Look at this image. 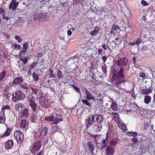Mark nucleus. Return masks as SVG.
I'll use <instances>...</instances> for the list:
<instances>
[{
    "label": "nucleus",
    "instance_id": "a211bd4d",
    "mask_svg": "<svg viewBox=\"0 0 155 155\" xmlns=\"http://www.w3.org/2000/svg\"><path fill=\"white\" fill-rule=\"evenodd\" d=\"M28 47V42H25L23 45V48L22 50H21L19 53L20 55H21V53H25L26 52L27 50Z\"/></svg>",
    "mask_w": 155,
    "mask_h": 155
},
{
    "label": "nucleus",
    "instance_id": "09e8293b",
    "mask_svg": "<svg viewBox=\"0 0 155 155\" xmlns=\"http://www.w3.org/2000/svg\"><path fill=\"white\" fill-rule=\"evenodd\" d=\"M101 46L102 48L105 50H107L108 49H110V48L108 46H106L105 44L102 45Z\"/></svg>",
    "mask_w": 155,
    "mask_h": 155
},
{
    "label": "nucleus",
    "instance_id": "de8ad7c7",
    "mask_svg": "<svg viewBox=\"0 0 155 155\" xmlns=\"http://www.w3.org/2000/svg\"><path fill=\"white\" fill-rule=\"evenodd\" d=\"M127 32L130 33L133 31V28L132 26L131 25H128L127 27Z\"/></svg>",
    "mask_w": 155,
    "mask_h": 155
},
{
    "label": "nucleus",
    "instance_id": "aec40b11",
    "mask_svg": "<svg viewBox=\"0 0 155 155\" xmlns=\"http://www.w3.org/2000/svg\"><path fill=\"white\" fill-rule=\"evenodd\" d=\"M152 90L148 88L147 89H143L141 90V93L144 95H148L150 93L152 92Z\"/></svg>",
    "mask_w": 155,
    "mask_h": 155
},
{
    "label": "nucleus",
    "instance_id": "c03bdc74",
    "mask_svg": "<svg viewBox=\"0 0 155 155\" xmlns=\"http://www.w3.org/2000/svg\"><path fill=\"white\" fill-rule=\"evenodd\" d=\"M32 77L33 78L35 81H38L39 79V78L38 75L35 73H32Z\"/></svg>",
    "mask_w": 155,
    "mask_h": 155
},
{
    "label": "nucleus",
    "instance_id": "6e6d98bb",
    "mask_svg": "<svg viewBox=\"0 0 155 155\" xmlns=\"http://www.w3.org/2000/svg\"><path fill=\"white\" fill-rule=\"evenodd\" d=\"M141 3L143 5L145 6H147L148 4V3L144 0H142Z\"/></svg>",
    "mask_w": 155,
    "mask_h": 155
},
{
    "label": "nucleus",
    "instance_id": "6ab92c4d",
    "mask_svg": "<svg viewBox=\"0 0 155 155\" xmlns=\"http://www.w3.org/2000/svg\"><path fill=\"white\" fill-rule=\"evenodd\" d=\"M87 145L88 147L89 152L91 153H93L94 150V144L92 143L91 142L89 141L87 142Z\"/></svg>",
    "mask_w": 155,
    "mask_h": 155
},
{
    "label": "nucleus",
    "instance_id": "680f3d73",
    "mask_svg": "<svg viewBox=\"0 0 155 155\" xmlns=\"http://www.w3.org/2000/svg\"><path fill=\"white\" fill-rule=\"evenodd\" d=\"M107 59V57L106 56H103L102 57V60L104 62H105Z\"/></svg>",
    "mask_w": 155,
    "mask_h": 155
},
{
    "label": "nucleus",
    "instance_id": "603ef678",
    "mask_svg": "<svg viewBox=\"0 0 155 155\" xmlns=\"http://www.w3.org/2000/svg\"><path fill=\"white\" fill-rule=\"evenodd\" d=\"M43 131H44V135L46 136V134H47V133L48 132V128L47 127H45L43 129Z\"/></svg>",
    "mask_w": 155,
    "mask_h": 155
},
{
    "label": "nucleus",
    "instance_id": "79ce46f5",
    "mask_svg": "<svg viewBox=\"0 0 155 155\" xmlns=\"http://www.w3.org/2000/svg\"><path fill=\"white\" fill-rule=\"evenodd\" d=\"M57 74L58 77V78L59 79H61L63 77L62 74L61 72L59 70H58L57 71Z\"/></svg>",
    "mask_w": 155,
    "mask_h": 155
},
{
    "label": "nucleus",
    "instance_id": "3c124183",
    "mask_svg": "<svg viewBox=\"0 0 155 155\" xmlns=\"http://www.w3.org/2000/svg\"><path fill=\"white\" fill-rule=\"evenodd\" d=\"M142 41L141 39L140 38H138L137 40L135 42V44L137 45H139Z\"/></svg>",
    "mask_w": 155,
    "mask_h": 155
},
{
    "label": "nucleus",
    "instance_id": "ea45409f",
    "mask_svg": "<svg viewBox=\"0 0 155 155\" xmlns=\"http://www.w3.org/2000/svg\"><path fill=\"white\" fill-rule=\"evenodd\" d=\"M50 74L49 77L50 78H54L55 75V74L54 73L53 70L50 69L49 70Z\"/></svg>",
    "mask_w": 155,
    "mask_h": 155
},
{
    "label": "nucleus",
    "instance_id": "052dcab7",
    "mask_svg": "<svg viewBox=\"0 0 155 155\" xmlns=\"http://www.w3.org/2000/svg\"><path fill=\"white\" fill-rule=\"evenodd\" d=\"M83 0H74V1L75 2L78 4L82 3Z\"/></svg>",
    "mask_w": 155,
    "mask_h": 155
},
{
    "label": "nucleus",
    "instance_id": "37998d69",
    "mask_svg": "<svg viewBox=\"0 0 155 155\" xmlns=\"http://www.w3.org/2000/svg\"><path fill=\"white\" fill-rule=\"evenodd\" d=\"M131 140V141L134 142L133 143H131V146H133V145L134 143H137L138 142V140L137 139V138L135 137H134L132 138Z\"/></svg>",
    "mask_w": 155,
    "mask_h": 155
},
{
    "label": "nucleus",
    "instance_id": "c85d7f7f",
    "mask_svg": "<svg viewBox=\"0 0 155 155\" xmlns=\"http://www.w3.org/2000/svg\"><path fill=\"white\" fill-rule=\"evenodd\" d=\"M127 93L129 94H130L132 98H135L136 95L135 94L134 87H132V90L131 91H127Z\"/></svg>",
    "mask_w": 155,
    "mask_h": 155
},
{
    "label": "nucleus",
    "instance_id": "f704fd0d",
    "mask_svg": "<svg viewBox=\"0 0 155 155\" xmlns=\"http://www.w3.org/2000/svg\"><path fill=\"white\" fill-rule=\"evenodd\" d=\"M7 72L6 71H3L2 72L0 73V81H2L5 76Z\"/></svg>",
    "mask_w": 155,
    "mask_h": 155
},
{
    "label": "nucleus",
    "instance_id": "412c9836",
    "mask_svg": "<svg viewBox=\"0 0 155 155\" xmlns=\"http://www.w3.org/2000/svg\"><path fill=\"white\" fill-rule=\"evenodd\" d=\"M112 114L114 116V120L117 123L121 121L118 114L117 113L112 112Z\"/></svg>",
    "mask_w": 155,
    "mask_h": 155
},
{
    "label": "nucleus",
    "instance_id": "39448f33",
    "mask_svg": "<svg viewBox=\"0 0 155 155\" xmlns=\"http://www.w3.org/2000/svg\"><path fill=\"white\" fill-rule=\"evenodd\" d=\"M12 100L15 102L24 99L25 97L24 92L19 90L15 91L14 94H12Z\"/></svg>",
    "mask_w": 155,
    "mask_h": 155
},
{
    "label": "nucleus",
    "instance_id": "e2e57ef3",
    "mask_svg": "<svg viewBox=\"0 0 155 155\" xmlns=\"http://www.w3.org/2000/svg\"><path fill=\"white\" fill-rule=\"evenodd\" d=\"M5 11H4V8L2 9V8H0V15L4 13Z\"/></svg>",
    "mask_w": 155,
    "mask_h": 155
},
{
    "label": "nucleus",
    "instance_id": "423d86ee",
    "mask_svg": "<svg viewBox=\"0 0 155 155\" xmlns=\"http://www.w3.org/2000/svg\"><path fill=\"white\" fill-rule=\"evenodd\" d=\"M39 103L41 107L44 109H47L51 106L50 104L53 103L48 102V99L45 96H41L39 98Z\"/></svg>",
    "mask_w": 155,
    "mask_h": 155
},
{
    "label": "nucleus",
    "instance_id": "7c9ffc66",
    "mask_svg": "<svg viewBox=\"0 0 155 155\" xmlns=\"http://www.w3.org/2000/svg\"><path fill=\"white\" fill-rule=\"evenodd\" d=\"M119 139L117 137H116L114 139H113L110 142V145L114 146L119 141Z\"/></svg>",
    "mask_w": 155,
    "mask_h": 155
},
{
    "label": "nucleus",
    "instance_id": "7ed1b4c3",
    "mask_svg": "<svg viewBox=\"0 0 155 155\" xmlns=\"http://www.w3.org/2000/svg\"><path fill=\"white\" fill-rule=\"evenodd\" d=\"M42 146L41 140H37L32 143L29 147V150L32 153H34L39 150Z\"/></svg>",
    "mask_w": 155,
    "mask_h": 155
},
{
    "label": "nucleus",
    "instance_id": "f8f14e48",
    "mask_svg": "<svg viewBox=\"0 0 155 155\" xmlns=\"http://www.w3.org/2000/svg\"><path fill=\"white\" fill-rule=\"evenodd\" d=\"M14 145L13 142L12 140H8L5 145V147L6 150H9L11 149Z\"/></svg>",
    "mask_w": 155,
    "mask_h": 155
},
{
    "label": "nucleus",
    "instance_id": "4be33fe9",
    "mask_svg": "<svg viewBox=\"0 0 155 155\" xmlns=\"http://www.w3.org/2000/svg\"><path fill=\"white\" fill-rule=\"evenodd\" d=\"M11 130L9 128H7L6 131L4 134H0V137L3 138L8 136L10 134Z\"/></svg>",
    "mask_w": 155,
    "mask_h": 155
},
{
    "label": "nucleus",
    "instance_id": "6e6552de",
    "mask_svg": "<svg viewBox=\"0 0 155 155\" xmlns=\"http://www.w3.org/2000/svg\"><path fill=\"white\" fill-rule=\"evenodd\" d=\"M10 106L8 105L3 106L2 108L1 111L0 112V124H4L5 122V110H10Z\"/></svg>",
    "mask_w": 155,
    "mask_h": 155
},
{
    "label": "nucleus",
    "instance_id": "58836bf2",
    "mask_svg": "<svg viewBox=\"0 0 155 155\" xmlns=\"http://www.w3.org/2000/svg\"><path fill=\"white\" fill-rule=\"evenodd\" d=\"M16 109L19 113H21L23 110V106L22 105H17L15 106Z\"/></svg>",
    "mask_w": 155,
    "mask_h": 155
},
{
    "label": "nucleus",
    "instance_id": "2eb2a0df",
    "mask_svg": "<svg viewBox=\"0 0 155 155\" xmlns=\"http://www.w3.org/2000/svg\"><path fill=\"white\" fill-rule=\"evenodd\" d=\"M28 124V122L25 119L21 120L19 123V127L20 129H25Z\"/></svg>",
    "mask_w": 155,
    "mask_h": 155
},
{
    "label": "nucleus",
    "instance_id": "a878e982",
    "mask_svg": "<svg viewBox=\"0 0 155 155\" xmlns=\"http://www.w3.org/2000/svg\"><path fill=\"white\" fill-rule=\"evenodd\" d=\"M93 121L92 119H91V117H87V119L85 120V123L87 126V128H88L92 124Z\"/></svg>",
    "mask_w": 155,
    "mask_h": 155
},
{
    "label": "nucleus",
    "instance_id": "bf43d9fd",
    "mask_svg": "<svg viewBox=\"0 0 155 155\" xmlns=\"http://www.w3.org/2000/svg\"><path fill=\"white\" fill-rule=\"evenodd\" d=\"M149 126V124L148 123H146L144 124V129L145 130H147L148 127Z\"/></svg>",
    "mask_w": 155,
    "mask_h": 155
},
{
    "label": "nucleus",
    "instance_id": "0eeeda50",
    "mask_svg": "<svg viewBox=\"0 0 155 155\" xmlns=\"http://www.w3.org/2000/svg\"><path fill=\"white\" fill-rule=\"evenodd\" d=\"M14 136L18 144H20L22 142L24 139V135L21 130H16L14 132Z\"/></svg>",
    "mask_w": 155,
    "mask_h": 155
},
{
    "label": "nucleus",
    "instance_id": "338daca9",
    "mask_svg": "<svg viewBox=\"0 0 155 155\" xmlns=\"http://www.w3.org/2000/svg\"><path fill=\"white\" fill-rule=\"evenodd\" d=\"M44 152L43 151H41L38 153L36 155H44Z\"/></svg>",
    "mask_w": 155,
    "mask_h": 155
},
{
    "label": "nucleus",
    "instance_id": "4c0bfd02",
    "mask_svg": "<svg viewBox=\"0 0 155 155\" xmlns=\"http://www.w3.org/2000/svg\"><path fill=\"white\" fill-rule=\"evenodd\" d=\"M3 95L5 97L11 95V93L7 91V88H5L4 89L3 91Z\"/></svg>",
    "mask_w": 155,
    "mask_h": 155
},
{
    "label": "nucleus",
    "instance_id": "e433bc0d",
    "mask_svg": "<svg viewBox=\"0 0 155 155\" xmlns=\"http://www.w3.org/2000/svg\"><path fill=\"white\" fill-rule=\"evenodd\" d=\"M102 123H96L97 127L96 128V131L97 132H99L101 131L102 127Z\"/></svg>",
    "mask_w": 155,
    "mask_h": 155
},
{
    "label": "nucleus",
    "instance_id": "9b49d317",
    "mask_svg": "<svg viewBox=\"0 0 155 155\" xmlns=\"http://www.w3.org/2000/svg\"><path fill=\"white\" fill-rule=\"evenodd\" d=\"M115 62L117 63V64L118 66L126 65L125 57L124 58L118 57L117 61H115Z\"/></svg>",
    "mask_w": 155,
    "mask_h": 155
},
{
    "label": "nucleus",
    "instance_id": "cd10ccee",
    "mask_svg": "<svg viewBox=\"0 0 155 155\" xmlns=\"http://www.w3.org/2000/svg\"><path fill=\"white\" fill-rule=\"evenodd\" d=\"M29 109L28 108H25L22 112L21 116L25 117H27L28 115Z\"/></svg>",
    "mask_w": 155,
    "mask_h": 155
},
{
    "label": "nucleus",
    "instance_id": "c756f323",
    "mask_svg": "<svg viewBox=\"0 0 155 155\" xmlns=\"http://www.w3.org/2000/svg\"><path fill=\"white\" fill-rule=\"evenodd\" d=\"M99 30V28L98 26H96L95 29L93 31H91L90 32V34L92 35H94L97 34Z\"/></svg>",
    "mask_w": 155,
    "mask_h": 155
},
{
    "label": "nucleus",
    "instance_id": "c9c22d12",
    "mask_svg": "<svg viewBox=\"0 0 155 155\" xmlns=\"http://www.w3.org/2000/svg\"><path fill=\"white\" fill-rule=\"evenodd\" d=\"M89 101H88L87 100L84 99L82 100V102L83 104L84 105H86L88 106H91V104L90 102H89Z\"/></svg>",
    "mask_w": 155,
    "mask_h": 155
},
{
    "label": "nucleus",
    "instance_id": "1a4fd4ad",
    "mask_svg": "<svg viewBox=\"0 0 155 155\" xmlns=\"http://www.w3.org/2000/svg\"><path fill=\"white\" fill-rule=\"evenodd\" d=\"M91 119L93 123H102L103 122L104 117L101 114H96L93 115Z\"/></svg>",
    "mask_w": 155,
    "mask_h": 155
},
{
    "label": "nucleus",
    "instance_id": "4d7b16f0",
    "mask_svg": "<svg viewBox=\"0 0 155 155\" xmlns=\"http://www.w3.org/2000/svg\"><path fill=\"white\" fill-rule=\"evenodd\" d=\"M35 62H34L32 63L31 65L30 66L29 69L30 70H32L33 68H34L35 66Z\"/></svg>",
    "mask_w": 155,
    "mask_h": 155
},
{
    "label": "nucleus",
    "instance_id": "ddd939ff",
    "mask_svg": "<svg viewBox=\"0 0 155 155\" xmlns=\"http://www.w3.org/2000/svg\"><path fill=\"white\" fill-rule=\"evenodd\" d=\"M18 4L19 3L18 2L11 1L9 5L8 8L9 9H12L13 11L15 10Z\"/></svg>",
    "mask_w": 155,
    "mask_h": 155
},
{
    "label": "nucleus",
    "instance_id": "5701e85b",
    "mask_svg": "<svg viewBox=\"0 0 155 155\" xmlns=\"http://www.w3.org/2000/svg\"><path fill=\"white\" fill-rule=\"evenodd\" d=\"M151 97L149 95H145L144 97V102L147 104H149L150 102Z\"/></svg>",
    "mask_w": 155,
    "mask_h": 155
},
{
    "label": "nucleus",
    "instance_id": "5fc2aeb1",
    "mask_svg": "<svg viewBox=\"0 0 155 155\" xmlns=\"http://www.w3.org/2000/svg\"><path fill=\"white\" fill-rule=\"evenodd\" d=\"M102 70L103 72L106 73L107 72V68L105 65L102 66Z\"/></svg>",
    "mask_w": 155,
    "mask_h": 155
},
{
    "label": "nucleus",
    "instance_id": "49530a36",
    "mask_svg": "<svg viewBox=\"0 0 155 155\" xmlns=\"http://www.w3.org/2000/svg\"><path fill=\"white\" fill-rule=\"evenodd\" d=\"M2 17L5 20H8L10 19V18L5 15V13L3 14Z\"/></svg>",
    "mask_w": 155,
    "mask_h": 155
},
{
    "label": "nucleus",
    "instance_id": "13d9d810",
    "mask_svg": "<svg viewBox=\"0 0 155 155\" xmlns=\"http://www.w3.org/2000/svg\"><path fill=\"white\" fill-rule=\"evenodd\" d=\"M145 74L143 72H140L139 73V76L140 77L144 78L145 77Z\"/></svg>",
    "mask_w": 155,
    "mask_h": 155
},
{
    "label": "nucleus",
    "instance_id": "9d476101",
    "mask_svg": "<svg viewBox=\"0 0 155 155\" xmlns=\"http://www.w3.org/2000/svg\"><path fill=\"white\" fill-rule=\"evenodd\" d=\"M34 98V97L32 96L28 100V101L30 102L29 106L31 107L33 112L36 111L37 107V105L35 103Z\"/></svg>",
    "mask_w": 155,
    "mask_h": 155
},
{
    "label": "nucleus",
    "instance_id": "72a5a7b5",
    "mask_svg": "<svg viewBox=\"0 0 155 155\" xmlns=\"http://www.w3.org/2000/svg\"><path fill=\"white\" fill-rule=\"evenodd\" d=\"M137 132L130 131L127 132V135L130 136L136 137L137 135Z\"/></svg>",
    "mask_w": 155,
    "mask_h": 155
},
{
    "label": "nucleus",
    "instance_id": "864d4df0",
    "mask_svg": "<svg viewBox=\"0 0 155 155\" xmlns=\"http://www.w3.org/2000/svg\"><path fill=\"white\" fill-rule=\"evenodd\" d=\"M72 87L74 89L76 90L77 92H78L79 93L80 92V91L79 88L77 87L75 85H73Z\"/></svg>",
    "mask_w": 155,
    "mask_h": 155
},
{
    "label": "nucleus",
    "instance_id": "473e14b6",
    "mask_svg": "<svg viewBox=\"0 0 155 155\" xmlns=\"http://www.w3.org/2000/svg\"><path fill=\"white\" fill-rule=\"evenodd\" d=\"M11 47L13 49L17 50L20 49L21 46L20 45L17 44H12L11 46Z\"/></svg>",
    "mask_w": 155,
    "mask_h": 155
},
{
    "label": "nucleus",
    "instance_id": "f257e3e1",
    "mask_svg": "<svg viewBox=\"0 0 155 155\" xmlns=\"http://www.w3.org/2000/svg\"><path fill=\"white\" fill-rule=\"evenodd\" d=\"M93 138L95 139L96 144L98 148H102L106 146L108 143V133H107L106 137L104 139L101 135H91Z\"/></svg>",
    "mask_w": 155,
    "mask_h": 155
},
{
    "label": "nucleus",
    "instance_id": "2f4dec72",
    "mask_svg": "<svg viewBox=\"0 0 155 155\" xmlns=\"http://www.w3.org/2000/svg\"><path fill=\"white\" fill-rule=\"evenodd\" d=\"M111 108L114 111H117V104L115 102H113L111 105Z\"/></svg>",
    "mask_w": 155,
    "mask_h": 155
},
{
    "label": "nucleus",
    "instance_id": "69168bd1",
    "mask_svg": "<svg viewBox=\"0 0 155 155\" xmlns=\"http://www.w3.org/2000/svg\"><path fill=\"white\" fill-rule=\"evenodd\" d=\"M68 35L69 36L71 35L72 34L71 31L70 30H68L67 31Z\"/></svg>",
    "mask_w": 155,
    "mask_h": 155
},
{
    "label": "nucleus",
    "instance_id": "20e7f679",
    "mask_svg": "<svg viewBox=\"0 0 155 155\" xmlns=\"http://www.w3.org/2000/svg\"><path fill=\"white\" fill-rule=\"evenodd\" d=\"M120 70L117 74H114V76L117 79L116 83L118 85H120L121 82L124 81V79L125 78V76L123 73V68L121 66L120 68Z\"/></svg>",
    "mask_w": 155,
    "mask_h": 155
},
{
    "label": "nucleus",
    "instance_id": "dca6fc26",
    "mask_svg": "<svg viewBox=\"0 0 155 155\" xmlns=\"http://www.w3.org/2000/svg\"><path fill=\"white\" fill-rule=\"evenodd\" d=\"M23 80L24 79L22 77H18L13 80L12 84L13 85L18 84L22 82Z\"/></svg>",
    "mask_w": 155,
    "mask_h": 155
},
{
    "label": "nucleus",
    "instance_id": "a18cd8bd",
    "mask_svg": "<svg viewBox=\"0 0 155 155\" xmlns=\"http://www.w3.org/2000/svg\"><path fill=\"white\" fill-rule=\"evenodd\" d=\"M15 38L16 39L18 40V43H21L22 41V39L20 38L18 35H16L15 36Z\"/></svg>",
    "mask_w": 155,
    "mask_h": 155
},
{
    "label": "nucleus",
    "instance_id": "b1692460",
    "mask_svg": "<svg viewBox=\"0 0 155 155\" xmlns=\"http://www.w3.org/2000/svg\"><path fill=\"white\" fill-rule=\"evenodd\" d=\"M117 123L119 127L123 130V132H124L126 130V126L125 124L122 123L121 120Z\"/></svg>",
    "mask_w": 155,
    "mask_h": 155
},
{
    "label": "nucleus",
    "instance_id": "a19ab883",
    "mask_svg": "<svg viewBox=\"0 0 155 155\" xmlns=\"http://www.w3.org/2000/svg\"><path fill=\"white\" fill-rule=\"evenodd\" d=\"M20 85L22 88L26 90L28 89L29 87L27 86V84H25L24 83H21Z\"/></svg>",
    "mask_w": 155,
    "mask_h": 155
},
{
    "label": "nucleus",
    "instance_id": "bb28decb",
    "mask_svg": "<svg viewBox=\"0 0 155 155\" xmlns=\"http://www.w3.org/2000/svg\"><path fill=\"white\" fill-rule=\"evenodd\" d=\"M21 55L20 54H19V58L20 60L22 61L23 64L25 65L28 61V57H25L24 58H23Z\"/></svg>",
    "mask_w": 155,
    "mask_h": 155
},
{
    "label": "nucleus",
    "instance_id": "f3484780",
    "mask_svg": "<svg viewBox=\"0 0 155 155\" xmlns=\"http://www.w3.org/2000/svg\"><path fill=\"white\" fill-rule=\"evenodd\" d=\"M106 154L107 155H113L114 153V148L111 146H108L106 149Z\"/></svg>",
    "mask_w": 155,
    "mask_h": 155
},
{
    "label": "nucleus",
    "instance_id": "4468645a",
    "mask_svg": "<svg viewBox=\"0 0 155 155\" xmlns=\"http://www.w3.org/2000/svg\"><path fill=\"white\" fill-rule=\"evenodd\" d=\"M86 99L88 101H89L91 100L94 101H95L94 97L92 93H91L90 91L87 90H86Z\"/></svg>",
    "mask_w": 155,
    "mask_h": 155
},
{
    "label": "nucleus",
    "instance_id": "f03ea898",
    "mask_svg": "<svg viewBox=\"0 0 155 155\" xmlns=\"http://www.w3.org/2000/svg\"><path fill=\"white\" fill-rule=\"evenodd\" d=\"M45 120L48 121H53L52 123L53 124H57L62 121L61 114H58L55 113H53L50 116H46Z\"/></svg>",
    "mask_w": 155,
    "mask_h": 155
},
{
    "label": "nucleus",
    "instance_id": "393cba45",
    "mask_svg": "<svg viewBox=\"0 0 155 155\" xmlns=\"http://www.w3.org/2000/svg\"><path fill=\"white\" fill-rule=\"evenodd\" d=\"M119 29V26L116 25H113L110 31V33L112 34L117 31V30Z\"/></svg>",
    "mask_w": 155,
    "mask_h": 155
},
{
    "label": "nucleus",
    "instance_id": "774afa93",
    "mask_svg": "<svg viewBox=\"0 0 155 155\" xmlns=\"http://www.w3.org/2000/svg\"><path fill=\"white\" fill-rule=\"evenodd\" d=\"M4 35H5V37L7 39H8V38H10V35L8 34H4Z\"/></svg>",
    "mask_w": 155,
    "mask_h": 155
},
{
    "label": "nucleus",
    "instance_id": "0e129e2a",
    "mask_svg": "<svg viewBox=\"0 0 155 155\" xmlns=\"http://www.w3.org/2000/svg\"><path fill=\"white\" fill-rule=\"evenodd\" d=\"M102 50L101 49H99L98 50V52L99 55H101L102 52Z\"/></svg>",
    "mask_w": 155,
    "mask_h": 155
},
{
    "label": "nucleus",
    "instance_id": "8fccbe9b",
    "mask_svg": "<svg viewBox=\"0 0 155 155\" xmlns=\"http://www.w3.org/2000/svg\"><path fill=\"white\" fill-rule=\"evenodd\" d=\"M31 89L33 92L36 94H37L38 89L34 87H31Z\"/></svg>",
    "mask_w": 155,
    "mask_h": 155
}]
</instances>
